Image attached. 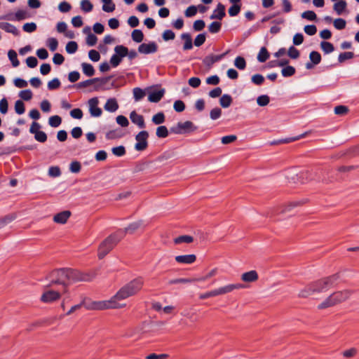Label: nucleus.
<instances>
[{"instance_id":"1","label":"nucleus","mask_w":359,"mask_h":359,"mask_svg":"<svg viewBox=\"0 0 359 359\" xmlns=\"http://www.w3.org/2000/svg\"><path fill=\"white\" fill-rule=\"evenodd\" d=\"M144 285L142 278H137L121 287L117 292L109 299L105 301L93 302L90 305L86 306L88 309L104 310L117 309L126 306L123 302L127 298L135 295L141 290Z\"/></svg>"},{"instance_id":"2","label":"nucleus","mask_w":359,"mask_h":359,"mask_svg":"<svg viewBox=\"0 0 359 359\" xmlns=\"http://www.w3.org/2000/svg\"><path fill=\"white\" fill-rule=\"evenodd\" d=\"M96 276L95 271L81 272L72 269H60L52 271L46 278L49 283L45 287H50L55 285L62 286V292L67 293L68 285L79 281H91Z\"/></svg>"},{"instance_id":"3","label":"nucleus","mask_w":359,"mask_h":359,"mask_svg":"<svg viewBox=\"0 0 359 359\" xmlns=\"http://www.w3.org/2000/svg\"><path fill=\"white\" fill-rule=\"evenodd\" d=\"M337 278L336 276H333L312 282L302 289L298 295L299 297L307 298L325 292L334 286Z\"/></svg>"},{"instance_id":"4","label":"nucleus","mask_w":359,"mask_h":359,"mask_svg":"<svg viewBox=\"0 0 359 359\" xmlns=\"http://www.w3.org/2000/svg\"><path fill=\"white\" fill-rule=\"evenodd\" d=\"M123 238L124 231L122 229H118L107 236L99 245L97 249L98 258L100 259H103Z\"/></svg>"},{"instance_id":"5","label":"nucleus","mask_w":359,"mask_h":359,"mask_svg":"<svg viewBox=\"0 0 359 359\" xmlns=\"http://www.w3.org/2000/svg\"><path fill=\"white\" fill-rule=\"evenodd\" d=\"M351 295V292L348 290L333 292L324 301L319 304L317 308L321 310L334 306L335 305L348 299Z\"/></svg>"},{"instance_id":"6","label":"nucleus","mask_w":359,"mask_h":359,"mask_svg":"<svg viewBox=\"0 0 359 359\" xmlns=\"http://www.w3.org/2000/svg\"><path fill=\"white\" fill-rule=\"evenodd\" d=\"M197 127L190 121L179 122L177 125L171 128V132L175 134H183L195 131Z\"/></svg>"},{"instance_id":"7","label":"nucleus","mask_w":359,"mask_h":359,"mask_svg":"<svg viewBox=\"0 0 359 359\" xmlns=\"http://www.w3.org/2000/svg\"><path fill=\"white\" fill-rule=\"evenodd\" d=\"M62 292V290H53L51 289L46 290L41 296V301L43 303H53L60 298V296Z\"/></svg>"},{"instance_id":"8","label":"nucleus","mask_w":359,"mask_h":359,"mask_svg":"<svg viewBox=\"0 0 359 359\" xmlns=\"http://www.w3.org/2000/svg\"><path fill=\"white\" fill-rule=\"evenodd\" d=\"M149 137V133L146 130L140 131L136 136L135 140L137 141L135 144V149L137 151H144L148 146L147 139Z\"/></svg>"},{"instance_id":"9","label":"nucleus","mask_w":359,"mask_h":359,"mask_svg":"<svg viewBox=\"0 0 359 359\" xmlns=\"http://www.w3.org/2000/svg\"><path fill=\"white\" fill-rule=\"evenodd\" d=\"M243 286L241 284H228L218 288L214 289L215 297L224 295L232 292L235 290L243 288Z\"/></svg>"},{"instance_id":"10","label":"nucleus","mask_w":359,"mask_h":359,"mask_svg":"<svg viewBox=\"0 0 359 359\" xmlns=\"http://www.w3.org/2000/svg\"><path fill=\"white\" fill-rule=\"evenodd\" d=\"M89 112L93 117H99L102 115V111L98 107L99 100L97 97L90 98L88 102Z\"/></svg>"},{"instance_id":"11","label":"nucleus","mask_w":359,"mask_h":359,"mask_svg":"<svg viewBox=\"0 0 359 359\" xmlns=\"http://www.w3.org/2000/svg\"><path fill=\"white\" fill-rule=\"evenodd\" d=\"M158 46L155 42L142 43L138 47V51L142 54H150L157 51Z\"/></svg>"},{"instance_id":"12","label":"nucleus","mask_w":359,"mask_h":359,"mask_svg":"<svg viewBox=\"0 0 359 359\" xmlns=\"http://www.w3.org/2000/svg\"><path fill=\"white\" fill-rule=\"evenodd\" d=\"M130 118L131 121L136 124L140 128H144L145 127L144 117L142 115L137 114L135 111H131L130 114Z\"/></svg>"},{"instance_id":"13","label":"nucleus","mask_w":359,"mask_h":359,"mask_svg":"<svg viewBox=\"0 0 359 359\" xmlns=\"http://www.w3.org/2000/svg\"><path fill=\"white\" fill-rule=\"evenodd\" d=\"M225 7L221 3H219L217 8L210 15V19L222 20L225 16Z\"/></svg>"},{"instance_id":"14","label":"nucleus","mask_w":359,"mask_h":359,"mask_svg":"<svg viewBox=\"0 0 359 359\" xmlns=\"http://www.w3.org/2000/svg\"><path fill=\"white\" fill-rule=\"evenodd\" d=\"M108 81V79H100V78H93L91 79H88L84 81L79 82L76 84V87L78 88H87L97 81H101L102 83H105Z\"/></svg>"},{"instance_id":"15","label":"nucleus","mask_w":359,"mask_h":359,"mask_svg":"<svg viewBox=\"0 0 359 359\" xmlns=\"http://www.w3.org/2000/svg\"><path fill=\"white\" fill-rule=\"evenodd\" d=\"M71 215V212L68 210H65L56 214L53 217V221L57 224H65Z\"/></svg>"},{"instance_id":"16","label":"nucleus","mask_w":359,"mask_h":359,"mask_svg":"<svg viewBox=\"0 0 359 359\" xmlns=\"http://www.w3.org/2000/svg\"><path fill=\"white\" fill-rule=\"evenodd\" d=\"M175 259L178 263L189 264L194 263L196 259V257L195 255H184L176 256Z\"/></svg>"},{"instance_id":"17","label":"nucleus","mask_w":359,"mask_h":359,"mask_svg":"<svg viewBox=\"0 0 359 359\" xmlns=\"http://www.w3.org/2000/svg\"><path fill=\"white\" fill-rule=\"evenodd\" d=\"M0 29L15 36L20 34L19 30L14 25L6 22H0Z\"/></svg>"},{"instance_id":"18","label":"nucleus","mask_w":359,"mask_h":359,"mask_svg":"<svg viewBox=\"0 0 359 359\" xmlns=\"http://www.w3.org/2000/svg\"><path fill=\"white\" fill-rule=\"evenodd\" d=\"M258 279V274L256 271L252 270L241 275V280L246 283L255 282Z\"/></svg>"},{"instance_id":"19","label":"nucleus","mask_w":359,"mask_h":359,"mask_svg":"<svg viewBox=\"0 0 359 359\" xmlns=\"http://www.w3.org/2000/svg\"><path fill=\"white\" fill-rule=\"evenodd\" d=\"M164 93V89L152 91L149 93L148 96V100L151 102H158L163 97Z\"/></svg>"},{"instance_id":"20","label":"nucleus","mask_w":359,"mask_h":359,"mask_svg":"<svg viewBox=\"0 0 359 359\" xmlns=\"http://www.w3.org/2000/svg\"><path fill=\"white\" fill-rule=\"evenodd\" d=\"M223 54L219 55H208L203 59V62L206 67L210 68L215 62L220 60L223 57Z\"/></svg>"},{"instance_id":"21","label":"nucleus","mask_w":359,"mask_h":359,"mask_svg":"<svg viewBox=\"0 0 359 359\" xmlns=\"http://www.w3.org/2000/svg\"><path fill=\"white\" fill-rule=\"evenodd\" d=\"M104 108L107 111L114 112L118 109V104L115 98H109L107 100Z\"/></svg>"},{"instance_id":"22","label":"nucleus","mask_w":359,"mask_h":359,"mask_svg":"<svg viewBox=\"0 0 359 359\" xmlns=\"http://www.w3.org/2000/svg\"><path fill=\"white\" fill-rule=\"evenodd\" d=\"M299 205V202H295V201L290 202L287 204H285V205H283L280 207H279L278 208V210H276V214L284 213V212H288L291 209L298 206Z\"/></svg>"},{"instance_id":"23","label":"nucleus","mask_w":359,"mask_h":359,"mask_svg":"<svg viewBox=\"0 0 359 359\" xmlns=\"http://www.w3.org/2000/svg\"><path fill=\"white\" fill-rule=\"evenodd\" d=\"M181 38L184 41L183 46L184 50H190L193 48L192 39L189 34L183 33L181 34Z\"/></svg>"},{"instance_id":"24","label":"nucleus","mask_w":359,"mask_h":359,"mask_svg":"<svg viewBox=\"0 0 359 359\" xmlns=\"http://www.w3.org/2000/svg\"><path fill=\"white\" fill-rule=\"evenodd\" d=\"M142 225V222L140 221L135 222L129 224L126 228L122 229L124 231V236L127 233H133L136 230H137Z\"/></svg>"},{"instance_id":"25","label":"nucleus","mask_w":359,"mask_h":359,"mask_svg":"<svg viewBox=\"0 0 359 359\" xmlns=\"http://www.w3.org/2000/svg\"><path fill=\"white\" fill-rule=\"evenodd\" d=\"M232 102V97L228 94L223 95L219 99V104L223 108L229 107Z\"/></svg>"},{"instance_id":"26","label":"nucleus","mask_w":359,"mask_h":359,"mask_svg":"<svg viewBox=\"0 0 359 359\" xmlns=\"http://www.w3.org/2000/svg\"><path fill=\"white\" fill-rule=\"evenodd\" d=\"M83 74L87 76H92L95 74V69L92 65L83 62L81 64Z\"/></svg>"},{"instance_id":"27","label":"nucleus","mask_w":359,"mask_h":359,"mask_svg":"<svg viewBox=\"0 0 359 359\" xmlns=\"http://www.w3.org/2000/svg\"><path fill=\"white\" fill-rule=\"evenodd\" d=\"M114 52L119 57H124L128 54V49L124 46L118 45L114 48Z\"/></svg>"},{"instance_id":"28","label":"nucleus","mask_w":359,"mask_h":359,"mask_svg":"<svg viewBox=\"0 0 359 359\" xmlns=\"http://www.w3.org/2000/svg\"><path fill=\"white\" fill-rule=\"evenodd\" d=\"M131 37L135 42L140 43L144 39V34L140 29H134L131 34Z\"/></svg>"},{"instance_id":"29","label":"nucleus","mask_w":359,"mask_h":359,"mask_svg":"<svg viewBox=\"0 0 359 359\" xmlns=\"http://www.w3.org/2000/svg\"><path fill=\"white\" fill-rule=\"evenodd\" d=\"M346 2L344 0H341L334 5V10L337 12L338 15H341L342 12L346 9Z\"/></svg>"},{"instance_id":"30","label":"nucleus","mask_w":359,"mask_h":359,"mask_svg":"<svg viewBox=\"0 0 359 359\" xmlns=\"http://www.w3.org/2000/svg\"><path fill=\"white\" fill-rule=\"evenodd\" d=\"M269 57V54L265 47L261 48L258 55H257V60L260 62H264L268 60Z\"/></svg>"},{"instance_id":"31","label":"nucleus","mask_w":359,"mask_h":359,"mask_svg":"<svg viewBox=\"0 0 359 359\" xmlns=\"http://www.w3.org/2000/svg\"><path fill=\"white\" fill-rule=\"evenodd\" d=\"M8 57L9 60H11V62H12V65L14 67H17L19 66L20 62L18 60L17 53L15 50H10L8 53Z\"/></svg>"},{"instance_id":"32","label":"nucleus","mask_w":359,"mask_h":359,"mask_svg":"<svg viewBox=\"0 0 359 359\" xmlns=\"http://www.w3.org/2000/svg\"><path fill=\"white\" fill-rule=\"evenodd\" d=\"M217 273V269L214 268V269H211L205 276H202V277H200L198 278H194V281H198V282L205 281V280L215 276Z\"/></svg>"},{"instance_id":"33","label":"nucleus","mask_w":359,"mask_h":359,"mask_svg":"<svg viewBox=\"0 0 359 359\" xmlns=\"http://www.w3.org/2000/svg\"><path fill=\"white\" fill-rule=\"evenodd\" d=\"M62 123V118L57 115L52 116L48 119V124L53 128L58 127Z\"/></svg>"},{"instance_id":"34","label":"nucleus","mask_w":359,"mask_h":359,"mask_svg":"<svg viewBox=\"0 0 359 359\" xmlns=\"http://www.w3.org/2000/svg\"><path fill=\"white\" fill-rule=\"evenodd\" d=\"M320 48L325 54L330 53L334 51V46L327 41H322L320 43Z\"/></svg>"},{"instance_id":"35","label":"nucleus","mask_w":359,"mask_h":359,"mask_svg":"<svg viewBox=\"0 0 359 359\" xmlns=\"http://www.w3.org/2000/svg\"><path fill=\"white\" fill-rule=\"evenodd\" d=\"M104 3L102 10L105 12L110 13L115 10V4L111 2V0H102Z\"/></svg>"},{"instance_id":"36","label":"nucleus","mask_w":359,"mask_h":359,"mask_svg":"<svg viewBox=\"0 0 359 359\" xmlns=\"http://www.w3.org/2000/svg\"><path fill=\"white\" fill-rule=\"evenodd\" d=\"M193 241H194V238L192 236H188V235H184V236H180L179 237L175 238L174 242L175 244H180L182 243H190L193 242Z\"/></svg>"},{"instance_id":"37","label":"nucleus","mask_w":359,"mask_h":359,"mask_svg":"<svg viewBox=\"0 0 359 359\" xmlns=\"http://www.w3.org/2000/svg\"><path fill=\"white\" fill-rule=\"evenodd\" d=\"M134 99L136 102L142 100L146 95L145 91L140 88H135L133 90Z\"/></svg>"},{"instance_id":"38","label":"nucleus","mask_w":359,"mask_h":359,"mask_svg":"<svg viewBox=\"0 0 359 359\" xmlns=\"http://www.w3.org/2000/svg\"><path fill=\"white\" fill-rule=\"evenodd\" d=\"M309 59L314 65H318L321 61V55L317 51H311L309 54Z\"/></svg>"},{"instance_id":"39","label":"nucleus","mask_w":359,"mask_h":359,"mask_svg":"<svg viewBox=\"0 0 359 359\" xmlns=\"http://www.w3.org/2000/svg\"><path fill=\"white\" fill-rule=\"evenodd\" d=\"M270 98L267 95H262L257 98V103L260 107H265L269 104Z\"/></svg>"},{"instance_id":"40","label":"nucleus","mask_w":359,"mask_h":359,"mask_svg":"<svg viewBox=\"0 0 359 359\" xmlns=\"http://www.w3.org/2000/svg\"><path fill=\"white\" fill-rule=\"evenodd\" d=\"M165 121V115L163 112H158L152 117V122L156 125H159Z\"/></svg>"},{"instance_id":"41","label":"nucleus","mask_w":359,"mask_h":359,"mask_svg":"<svg viewBox=\"0 0 359 359\" xmlns=\"http://www.w3.org/2000/svg\"><path fill=\"white\" fill-rule=\"evenodd\" d=\"M295 73V69L292 66H286L281 70V74L284 77H289L294 75Z\"/></svg>"},{"instance_id":"42","label":"nucleus","mask_w":359,"mask_h":359,"mask_svg":"<svg viewBox=\"0 0 359 359\" xmlns=\"http://www.w3.org/2000/svg\"><path fill=\"white\" fill-rule=\"evenodd\" d=\"M234 65L239 69H244L246 67L245 60L241 56H238L236 57L234 60Z\"/></svg>"},{"instance_id":"43","label":"nucleus","mask_w":359,"mask_h":359,"mask_svg":"<svg viewBox=\"0 0 359 359\" xmlns=\"http://www.w3.org/2000/svg\"><path fill=\"white\" fill-rule=\"evenodd\" d=\"M222 24L219 22H212L208 26V30L212 34H216L221 29Z\"/></svg>"},{"instance_id":"44","label":"nucleus","mask_w":359,"mask_h":359,"mask_svg":"<svg viewBox=\"0 0 359 359\" xmlns=\"http://www.w3.org/2000/svg\"><path fill=\"white\" fill-rule=\"evenodd\" d=\"M358 353V349L356 348H351L345 350L342 352V355L346 358H351L355 357Z\"/></svg>"},{"instance_id":"45","label":"nucleus","mask_w":359,"mask_h":359,"mask_svg":"<svg viewBox=\"0 0 359 359\" xmlns=\"http://www.w3.org/2000/svg\"><path fill=\"white\" fill-rule=\"evenodd\" d=\"M66 51L69 54L74 53L78 49V45L75 41H69L66 45Z\"/></svg>"},{"instance_id":"46","label":"nucleus","mask_w":359,"mask_h":359,"mask_svg":"<svg viewBox=\"0 0 359 359\" xmlns=\"http://www.w3.org/2000/svg\"><path fill=\"white\" fill-rule=\"evenodd\" d=\"M168 135V131L165 126H161L156 129V136L160 138H165Z\"/></svg>"},{"instance_id":"47","label":"nucleus","mask_w":359,"mask_h":359,"mask_svg":"<svg viewBox=\"0 0 359 359\" xmlns=\"http://www.w3.org/2000/svg\"><path fill=\"white\" fill-rule=\"evenodd\" d=\"M93 4L90 3L89 0H82L81 1V8L84 12H90L93 10Z\"/></svg>"},{"instance_id":"48","label":"nucleus","mask_w":359,"mask_h":359,"mask_svg":"<svg viewBox=\"0 0 359 359\" xmlns=\"http://www.w3.org/2000/svg\"><path fill=\"white\" fill-rule=\"evenodd\" d=\"M122 136L121 132L118 130H112L106 133V138L107 140H113L119 138Z\"/></svg>"},{"instance_id":"49","label":"nucleus","mask_w":359,"mask_h":359,"mask_svg":"<svg viewBox=\"0 0 359 359\" xmlns=\"http://www.w3.org/2000/svg\"><path fill=\"white\" fill-rule=\"evenodd\" d=\"M353 56L354 53L353 52H344L339 54L338 57V60L340 63H342L346 60L353 58Z\"/></svg>"},{"instance_id":"50","label":"nucleus","mask_w":359,"mask_h":359,"mask_svg":"<svg viewBox=\"0 0 359 359\" xmlns=\"http://www.w3.org/2000/svg\"><path fill=\"white\" fill-rule=\"evenodd\" d=\"M15 111L18 114H22L25 113V104L22 101L17 100L15 103Z\"/></svg>"},{"instance_id":"51","label":"nucleus","mask_w":359,"mask_h":359,"mask_svg":"<svg viewBox=\"0 0 359 359\" xmlns=\"http://www.w3.org/2000/svg\"><path fill=\"white\" fill-rule=\"evenodd\" d=\"M241 11V6L236 4H233L228 10V13L230 16H236Z\"/></svg>"},{"instance_id":"52","label":"nucleus","mask_w":359,"mask_h":359,"mask_svg":"<svg viewBox=\"0 0 359 359\" xmlns=\"http://www.w3.org/2000/svg\"><path fill=\"white\" fill-rule=\"evenodd\" d=\"M111 152L114 155L116 156H123L126 154V149L123 146H118L116 147H113L111 149Z\"/></svg>"},{"instance_id":"53","label":"nucleus","mask_w":359,"mask_h":359,"mask_svg":"<svg viewBox=\"0 0 359 359\" xmlns=\"http://www.w3.org/2000/svg\"><path fill=\"white\" fill-rule=\"evenodd\" d=\"M206 36L205 33L196 36L194 39V45L197 47L202 46L205 41Z\"/></svg>"},{"instance_id":"54","label":"nucleus","mask_w":359,"mask_h":359,"mask_svg":"<svg viewBox=\"0 0 359 359\" xmlns=\"http://www.w3.org/2000/svg\"><path fill=\"white\" fill-rule=\"evenodd\" d=\"M32 92L29 89L22 90L19 93V96L20 97V98L25 101L30 100L32 97Z\"/></svg>"},{"instance_id":"55","label":"nucleus","mask_w":359,"mask_h":359,"mask_svg":"<svg viewBox=\"0 0 359 359\" xmlns=\"http://www.w3.org/2000/svg\"><path fill=\"white\" fill-rule=\"evenodd\" d=\"M22 29L27 33H32L36 29V25L34 22H27L24 24Z\"/></svg>"},{"instance_id":"56","label":"nucleus","mask_w":359,"mask_h":359,"mask_svg":"<svg viewBox=\"0 0 359 359\" xmlns=\"http://www.w3.org/2000/svg\"><path fill=\"white\" fill-rule=\"evenodd\" d=\"M222 115V110L219 107L212 109L210 112V117L212 120L218 119Z\"/></svg>"},{"instance_id":"57","label":"nucleus","mask_w":359,"mask_h":359,"mask_svg":"<svg viewBox=\"0 0 359 359\" xmlns=\"http://www.w3.org/2000/svg\"><path fill=\"white\" fill-rule=\"evenodd\" d=\"M47 46L51 51H55L58 46V41L55 38H49L47 40Z\"/></svg>"},{"instance_id":"58","label":"nucleus","mask_w":359,"mask_h":359,"mask_svg":"<svg viewBox=\"0 0 359 359\" xmlns=\"http://www.w3.org/2000/svg\"><path fill=\"white\" fill-rule=\"evenodd\" d=\"M175 37V34L170 29H166L162 34V38L164 41L173 40Z\"/></svg>"},{"instance_id":"59","label":"nucleus","mask_w":359,"mask_h":359,"mask_svg":"<svg viewBox=\"0 0 359 359\" xmlns=\"http://www.w3.org/2000/svg\"><path fill=\"white\" fill-rule=\"evenodd\" d=\"M302 18L309 20H316V14L312 11H306L302 13Z\"/></svg>"},{"instance_id":"60","label":"nucleus","mask_w":359,"mask_h":359,"mask_svg":"<svg viewBox=\"0 0 359 359\" xmlns=\"http://www.w3.org/2000/svg\"><path fill=\"white\" fill-rule=\"evenodd\" d=\"M60 86V81L58 79L55 78L53 80L48 81V88L50 90L58 88Z\"/></svg>"},{"instance_id":"61","label":"nucleus","mask_w":359,"mask_h":359,"mask_svg":"<svg viewBox=\"0 0 359 359\" xmlns=\"http://www.w3.org/2000/svg\"><path fill=\"white\" fill-rule=\"evenodd\" d=\"M287 55L292 59H297L299 57V51L294 46H290L288 49Z\"/></svg>"},{"instance_id":"62","label":"nucleus","mask_w":359,"mask_h":359,"mask_svg":"<svg viewBox=\"0 0 359 359\" xmlns=\"http://www.w3.org/2000/svg\"><path fill=\"white\" fill-rule=\"evenodd\" d=\"M116 120V123L121 127H127L129 125L128 118L123 115L118 116Z\"/></svg>"},{"instance_id":"63","label":"nucleus","mask_w":359,"mask_h":359,"mask_svg":"<svg viewBox=\"0 0 359 359\" xmlns=\"http://www.w3.org/2000/svg\"><path fill=\"white\" fill-rule=\"evenodd\" d=\"M346 24V20L342 18H337L334 21V26L337 29H343L345 28Z\"/></svg>"},{"instance_id":"64","label":"nucleus","mask_w":359,"mask_h":359,"mask_svg":"<svg viewBox=\"0 0 359 359\" xmlns=\"http://www.w3.org/2000/svg\"><path fill=\"white\" fill-rule=\"evenodd\" d=\"M251 80L256 85H262L264 81V77L262 74H257L252 76Z\"/></svg>"}]
</instances>
